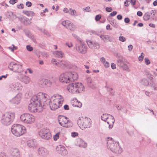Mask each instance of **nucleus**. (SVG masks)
<instances>
[{
	"mask_svg": "<svg viewBox=\"0 0 157 157\" xmlns=\"http://www.w3.org/2000/svg\"><path fill=\"white\" fill-rule=\"evenodd\" d=\"M128 50L131 51L133 49V47L132 45L130 44L128 46Z\"/></svg>",
	"mask_w": 157,
	"mask_h": 157,
	"instance_id": "obj_56",
	"label": "nucleus"
},
{
	"mask_svg": "<svg viewBox=\"0 0 157 157\" xmlns=\"http://www.w3.org/2000/svg\"><path fill=\"white\" fill-rule=\"evenodd\" d=\"M111 66L112 68L113 69H114L116 68V64L114 63H111Z\"/></svg>",
	"mask_w": 157,
	"mask_h": 157,
	"instance_id": "obj_55",
	"label": "nucleus"
},
{
	"mask_svg": "<svg viewBox=\"0 0 157 157\" xmlns=\"http://www.w3.org/2000/svg\"><path fill=\"white\" fill-rule=\"evenodd\" d=\"M152 14L151 12H147L145 14L143 17V19L145 21L148 20L150 15Z\"/></svg>",
	"mask_w": 157,
	"mask_h": 157,
	"instance_id": "obj_35",
	"label": "nucleus"
},
{
	"mask_svg": "<svg viewBox=\"0 0 157 157\" xmlns=\"http://www.w3.org/2000/svg\"><path fill=\"white\" fill-rule=\"evenodd\" d=\"M23 13L28 16H33L34 15V13L31 11H24Z\"/></svg>",
	"mask_w": 157,
	"mask_h": 157,
	"instance_id": "obj_34",
	"label": "nucleus"
},
{
	"mask_svg": "<svg viewBox=\"0 0 157 157\" xmlns=\"http://www.w3.org/2000/svg\"><path fill=\"white\" fill-rule=\"evenodd\" d=\"M72 35L74 37L77 38V40L80 42V44L78 45L77 44L76 46V49L78 52L82 54H85L87 52V47L84 43L81 41V40L79 37H78L75 34H72Z\"/></svg>",
	"mask_w": 157,
	"mask_h": 157,
	"instance_id": "obj_10",
	"label": "nucleus"
},
{
	"mask_svg": "<svg viewBox=\"0 0 157 157\" xmlns=\"http://www.w3.org/2000/svg\"><path fill=\"white\" fill-rule=\"evenodd\" d=\"M144 61L146 64L148 65L151 63V62L147 58H144Z\"/></svg>",
	"mask_w": 157,
	"mask_h": 157,
	"instance_id": "obj_46",
	"label": "nucleus"
},
{
	"mask_svg": "<svg viewBox=\"0 0 157 157\" xmlns=\"http://www.w3.org/2000/svg\"><path fill=\"white\" fill-rule=\"evenodd\" d=\"M27 144L29 147L33 148H36L38 146L36 140L35 139H32L28 140L27 141Z\"/></svg>",
	"mask_w": 157,
	"mask_h": 157,
	"instance_id": "obj_23",
	"label": "nucleus"
},
{
	"mask_svg": "<svg viewBox=\"0 0 157 157\" xmlns=\"http://www.w3.org/2000/svg\"><path fill=\"white\" fill-rule=\"evenodd\" d=\"M15 113L12 112L4 113L1 118L0 122L4 126L10 125L13 121L15 117Z\"/></svg>",
	"mask_w": 157,
	"mask_h": 157,
	"instance_id": "obj_6",
	"label": "nucleus"
},
{
	"mask_svg": "<svg viewBox=\"0 0 157 157\" xmlns=\"http://www.w3.org/2000/svg\"><path fill=\"white\" fill-rule=\"evenodd\" d=\"M0 157H7L5 154L4 153H0Z\"/></svg>",
	"mask_w": 157,
	"mask_h": 157,
	"instance_id": "obj_64",
	"label": "nucleus"
},
{
	"mask_svg": "<svg viewBox=\"0 0 157 157\" xmlns=\"http://www.w3.org/2000/svg\"><path fill=\"white\" fill-rule=\"evenodd\" d=\"M19 20L22 24L26 26L29 25L31 23V21L28 18L23 16L19 18Z\"/></svg>",
	"mask_w": 157,
	"mask_h": 157,
	"instance_id": "obj_19",
	"label": "nucleus"
},
{
	"mask_svg": "<svg viewBox=\"0 0 157 157\" xmlns=\"http://www.w3.org/2000/svg\"><path fill=\"white\" fill-rule=\"evenodd\" d=\"M105 10L108 12H110L112 11V9L111 7H107L105 8Z\"/></svg>",
	"mask_w": 157,
	"mask_h": 157,
	"instance_id": "obj_50",
	"label": "nucleus"
},
{
	"mask_svg": "<svg viewBox=\"0 0 157 157\" xmlns=\"http://www.w3.org/2000/svg\"><path fill=\"white\" fill-rule=\"evenodd\" d=\"M53 54L54 56L59 58L61 59L64 56V54L62 51H56L53 52Z\"/></svg>",
	"mask_w": 157,
	"mask_h": 157,
	"instance_id": "obj_26",
	"label": "nucleus"
},
{
	"mask_svg": "<svg viewBox=\"0 0 157 157\" xmlns=\"http://www.w3.org/2000/svg\"><path fill=\"white\" fill-rule=\"evenodd\" d=\"M21 98V94H18L15 97L10 100V103L12 104H18L20 101Z\"/></svg>",
	"mask_w": 157,
	"mask_h": 157,
	"instance_id": "obj_21",
	"label": "nucleus"
},
{
	"mask_svg": "<svg viewBox=\"0 0 157 157\" xmlns=\"http://www.w3.org/2000/svg\"><path fill=\"white\" fill-rule=\"evenodd\" d=\"M101 119L103 121H106L109 119H111V122L109 121H107V124L109 125V128L110 129L112 128L113 126V124L115 122V119L114 117L110 114H103L101 116Z\"/></svg>",
	"mask_w": 157,
	"mask_h": 157,
	"instance_id": "obj_13",
	"label": "nucleus"
},
{
	"mask_svg": "<svg viewBox=\"0 0 157 157\" xmlns=\"http://www.w3.org/2000/svg\"><path fill=\"white\" fill-rule=\"evenodd\" d=\"M100 61L103 64L105 62V59L104 57H102L100 59Z\"/></svg>",
	"mask_w": 157,
	"mask_h": 157,
	"instance_id": "obj_62",
	"label": "nucleus"
},
{
	"mask_svg": "<svg viewBox=\"0 0 157 157\" xmlns=\"http://www.w3.org/2000/svg\"><path fill=\"white\" fill-rule=\"evenodd\" d=\"M89 47L91 49H98L100 48V45L96 41H92L89 40L86 41Z\"/></svg>",
	"mask_w": 157,
	"mask_h": 157,
	"instance_id": "obj_18",
	"label": "nucleus"
},
{
	"mask_svg": "<svg viewBox=\"0 0 157 157\" xmlns=\"http://www.w3.org/2000/svg\"><path fill=\"white\" fill-rule=\"evenodd\" d=\"M59 133H57L54 136L53 138L55 140H56L59 138Z\"/></svg>",
	"mask_w": 157,
	"mask_h": 157,
	"instance_id": "obj_45",
	"label": "nucleus"
},
{
	"mask_svg": "<svg viewBox=\"0 0 157 157\" xmlns=\"http://www.w3.org/2000/svg\"><path fill=\"white\" fill-rule=\"evenodd\" d=\"M110 23L114 27H117V24L116 22V21L114 20H112L110 21Z\"/></svg>",
	"mask_w": 157,
	"mask_h": 157,
	"instance_id": "obj_39",
	"label": "nucleus"
},
{
	"mask_svg": "<svg viewBox=\"0 0 157 157\" xmlns=\"http://www.w3.org/2000/svg\"><path fill=\"white\" fill-rule=\"evenodd\" d=\"M22 65L21 64L15 63L13 62L10 63L9 65V68L13 71L21 73L23 71Z\"/></svg>",
	"mask_w": 157,
	"mask_h": 157,
	"instance_id": "obj_15",
	"label": "nucleus"
},
{
	"mask_svg": "<svg viewBox=\"0 0 157 157\" xmlns=\"http://www.w3.org/2000/svg\"><path fill=\"white\" fill-rule=\"evenodd\" d=\"M144 56V54L142 52L141 53L140 56H139L138 58V59L139 61H142L143 59V58Z\"/></svg>",
	"mask_w": 157,
	"mask_h": 157,
	"instance_id": "obj_42",
	"label": "nucleus"
},
{
	"mask_svg": "<svg viewBox=\"0 0 157 157\" xmlns=\"http://www.w3.org/2000/svg\"><path fill=\"white\" fill-rule=\"evenodd\" d=\"M39 84L41 87L44 88L50 86L51 82L49 80L44 78L39 81Z\"/></svg>",
	"mask_w": 157,
	"mask_h": 157,
	"instance_id": "obj_20",
	"label": "nucleus"
},
{
	"mask_svg": "<svg viewBox=\"0 0 157 157\" xmlns=\"http://www.w3.org/2000/svg\"><path fill=\"white\" fill-rule=\"evenodd\" d=\"M100 38L102 40L105 42H106L107 40H109V37L108 35H101L100 36Z\"/></svg>",
	"mask_w": 157,
	"mask_h": 157,
	"instance_id": "obj_33",
	"label": "nucleus"
},
{
	"mask_svg": "<svg viewBox=\"0 0 157 157\" xmlns=\"http://www.w3.org/2000/svg\"><path fill=\"white\" fill-rule=\"evenodd\" d=\"M140 83L144 86H148L149 84L148 80L145 78L141 79L140 81Z\"/></svg>",
	"mask_w": 157,
	"mask_h": 157,
	"instance_id": "obj_32",
	"label": "nucleus"
},
{
	"mask_svg": "<svg viewBox=\"0 0 157 157\" xmlns=\"http://www.w3.org/2000/svg\"><path fill=\"white\" fill-rule=\"evenodd\" d=\"M58 121L59 124L62 126L65 127H69L72 126V123L68 120L67 117L63 116H59Z\"/></svg>",
	"mask_w": 157,
	"mask_h": 157,
	"instance_id": "obj_12",
	"label": "nucleus"
},
{
	"mask_svg": "<svg viewBox=\"0 0 157 157\" xmlns=\"http://www.w3.org/2000/svg\"><path fill=\"white\" fill-rule=\"evenodd\" d=\"M17 2V0H10L9 1L10 3L13 5Z\"/></svg>",
	"mask_w": 157,
	"mask_h": 157,
	"instance_id": "obj_52",
	"label": "nucleus"
},
{
	"mask_svg": "<svg viewBox=\"0 0 157 157\" xmlns=\"http://www.w3.org/2000/svg\"><path fill=\"white\" fill-rule=\"evenodd\" d=\"M32 4L31 2L28 1L26 3V5L28 7H30L31 6Z\"/></svg>",
	"mask_w": 157,
	"mask_h": 157,
	"instance_id": "obj_53",
	"label": "nucleus"
},
{
	"mask_svg": "<svg viewBox=\"0 0 157 157\" xmlns=\"http://www.w3.org/2000/svg\"><path fill=\"white\" fill-rule=\"evenodd\" d=\"M119 40L121 41L124 42L126 41V39L125 38L124 36H120L119 37Z\"/></svg>",
	"mask_w": 157,
	"mask_h": 157,
	"instance_id": "obj_43",
	"label": "nucleus"
},
{
	"mask_svg": "<svg viewBox=\"0 0 157 157\" xmlns=\"http://www.w3.org/2000/svg\"><path fill=\"white\" fill-rule=\"evenodd\" d=\"M51 62L53 64L58 67L59 66V62H58L55 59H52Z\"/></svg>",
	"mask_w": 157,
	"mask_h": 157,
	"instance_id": "obj_37",
	"label": "nucleus"
},
{
	"mask_svg": "<svg viewBox=\"0 0 157 157\" xmlns=\"http://www.w3.org/2000/svg\"><path fill=\"white\" fill-rule=\"evenodd\" d=\"M21 80L24 83L28 84L30 82V79L29 77L26 76H24L22 77L21 78Z\"/></svg>",
	"mask_w": 157,
	"mask_h": 157,
	"instance_id": "obj_31",
	"label": "nucleus"
},
{
	"mask_svg": "<svg viewBox=\"0 0 157 157\" xmlns=\"http://www.w3.org/2000/svg\"><path fill=\"white\" fill-rule=\"evenodd\" d=\"M117 108L118 110H122L124 108V107H122L120 105H118L117 106Z\"/></svg>",
	"mask_w": 157,
	"mask_h": 157,
	"instance_id": "obj_63",
	"label": "nucleus"
},
{
	"mask_svg": "<svg viewBox=\"0 0 157 157\" xmlns=\"http://www.w3.org/2000/svg\"><path fill=\"white\" fill-rule=\"evenodd\" d=\"M38 154L41 156H45L47 154V151L46 149L43 147H40L38 150Z\"/></svg>",
	"mask_w": 157,
	"mask_h": 157,
	"instance_id": "obj_27",
	"label": "nucleus"
},
{
	"mask_svg": "<svg viewBox=\"0 0 157 157\" xmlns=\"http://www.w3.org/2000/svg\"><path fill=\"white\" fill-rule=\"evenodd\" d=\"M21 87V84L18 82L13 83L10 86L12 90L15 92L20 89Z\"/></svg>",
	"mask_w": 157,
	"mask_h": 157,
	"instance_id": "obj_25",
	"label": "nucleus"
},
{
	"mask_svg": "<svg viewBox=\"0 0 157 157\" xmlns=\"http://www.w3.org/2000/svg\"><path fill=\"white\" fill-rule=\"evenodd\" d=\"M136 1L135 0H131L130 1V3L132 6H134L136 4Z\"/></svg>",
	"mask_w": 157,
	"mask_h": 157,
	"instance_id": "obj_61",
	"label": "nucleus"
},
{
	"mask_svg": "<svg viewBox=\"0 0 157 157\" xmlns=\"http://www.w3.org/2000/svg\"><path fill=\"white\" fill-rule=\"evenodd\" d=\"M8 75L7 74H6V75H2L0 77V80H1L2 79V78H6V77H7V76Z\"/></svg>",
	"mask_w": 157,
	"mask_h": 157,
	"instance_id": "obj_60",
	"label": "nucleus"
},
{
	"mask_svg": "<svg viewBox=\"0 0 157 157\" xmlns=\"http://www.w3.org/2000/svg\"><path fill=\"white\" fill-rule=\"evenodd\" d=\"M11 154L12 157H20V151L17 148H12L11 151Z\"/></svg>",
	"mask_w": 157,
	"mask_h": 157,
	"instance_id": "obj_24",
	"label": "nucleus"
},
{
	"mask_svg": "<svg viewBox=\"0 0 157 157\" xmlns=\"http://www.w3.org/2000/svg\"><path fill=\"white\" fill-rule=\"evenodd\" d=\"M47 96L46 94L41 92L33 96L28 106L29 110L31 112H39L38 108L40 107L42 109L44 106L47 99Z\"/></svg>",
	"mask_w": 157,
	"mask_h": 157,
	"instance_id": "obj_1",
	"label": "nucleus"
},
{
	"mask_svg": "<svg viewBox=\"0 0 157 157\" xmlns=\"http://www.w3.org/2000/svg\"><path fill=\"white\" fill-rule=\"evenodd\" d=\"M107 147L109 150L117 154H120L123 152V149L120 147L119 142L114 141L111 138H108Z\"/></svg>",
	"mask_w": 157,
	"mask_h": 157,
	"instance_id": "obj_2",
	"label": "nucleus"
},
{
	"mask_svg": "<svg viewBox=\"0 0 157 157\" xmlns=\"http://www.w3.org/2000/svg\"><path fill=\"white\" fill-rule=\"evenodd\" d=\"M11 131L14 135L19 136L26 132V128L22 125L14 124L12 126Z\"/></svg>",
	"mask_w": 157,
	"mask_h": 157,
	"instance_id": "obj_7",
	"label": "nucleus"
},
{
	"mask_svg": "<svg viewBox=\"0 0 157 157\" xmlns=\"http://www.w3.org/2000/svg\"><path fill=\"white\" fill-rule=\"evenodd\" d=\"M87 84L88 86L92 89H94L96 87V84L95 81L91 78H87Z\"/></svg>",
	"mask_w": 157,
	"mask_h": 157,
	"instance_id": "obj_22",
	"label": "nucleus"
},
{
	"mask_svg": "<svg viewBox=\"0 0 157 157\" xmlns=\"http://www.w3.org/2000/svg\"><path fill=\"white\" fill-rule=\"evenodd\" d=\"M40 30L41 32H43L44 34L46 35L47 36H50V34L46 30H45L44 29H41Z\"/></svg>",
	"mask_w": 157,
	"mask_h": 157,
	"instance_id": "obj_41",
	"label": "nucleus"
},
{
	"mask_svg": "<svg viewBox=\"0 0 157 157\" xmlns=\"http://www.w3.org/2000/svg\"><path fill=\"white\" fill-rule=\"evenodd\" d=\"M63 107H64V109L65 110H68L69 109V108L68 105L66 104Z\"/></svg>",
	"mask_w": 157,
	"mask_h": 157,
	"instance_id": "obj_59",
	"label": "nucleus"
},
{
	"mask_svg": "<svg viewBox=\"0 0 157 157\" xmlns=\"http://www.w3.org/2000/svg\"><path fill=\"white\" fill-rule=\"evenodd\" d=\"M63 101L62 97L59 95L52 96L50 99L49 106L51 109L55 110L62 106Z\"/></svg>",
	"mask_w": 157,
	"mask_h": 157,
	"instance_id": "obj_3",
	"label": "nucleus"
},
{
	"mask_svg": "<svg viewBox=\"0 0 157 157\" xmlns=\"http://www.w3.org/2000/svg\"><path fill=\"white\" fill-rule=\"evenodd\" d=\"M63 11L65 13H69V12L70 11L69 9L68 10L67 8H64L63 10Z\"/></svg>",
	"mask_w": 157,
	"mask_h": 157,
	"instance_id": "obj_58",
	"label": "nucleus"
},
{
	"mask_svg": "<svg viewBox=\"0 0 157 157\" xmlns=\"http://www.w3.org/2000/svg\"><path fill=\"white\" fill-rule=\"evenodd\" d=\"M59 154L65 156L67 154V151L65 147L61 145L58 146L56 148Z\"/></svg>",
	"mask_w": 157,
	"mask_h": 157,
	"instance_id": "obj_17",
	"label": "nucleus"
},
{
	"mask_svg": "<svg viewBox=\"0 0 157 157\" xmlns=\"http://www.w3.org/2000/svg\"><path fill=\"white\" fill-rule=\"evenodd\" d=\"M78 134L77 132H73L71 133V136L73 137H75L76 136H78Z\"/></svg>",
	"mask_w": 157,
	"mask_h": 157,
	"instance_id": "obj_54",
	"label": "nucleus"
},
{
	"mask_svg": "<svg viewBox=\"0 0 157 157\" xmlns=\"http://www.w3.org/2000/svg\"><path fill=\"white\" fill-rule=\"evenodd\" d=\"M148 78L149 79L150 82L156 81V80L153 78V76L151 75H150V76H149Z\"/></svg>",
	"mask_w": 157,
	"mask_h": 157,
	"instance_id": "obj_48",
	"label": "nucleus"
},
{
	"mask_svg": "<svg viewBox=\"0 0 157 157\" xmlns=\"http://www.w3.org/2000/svg\"><path fill=\"white\" fill-rule=\"evenodd\" d=\"M77 124L78 125L82 126L84 128H90L91 125V119L86 117H79Z\"/></svg>",
	"mask_w": 157,
	"mask_h": 157,
	"instance_id": "obj_8",
	"label": "nucleus"
},
{
	"mask_svg": "<svg viewBox=\"0 0 157 157\" xmlns=\"http://www.w3.org/2000/svg\"><path fill=\"white\" fill-rule=\"evenodd\" d=\"M26 35L29 38H30L31 40L34 41V36L32 35L31 33L29 31H28L25 33Z\"/></svg>",
	"mask_w": 157,
	"mask_h": 157,
	"instance_id": "obj_36",
	"label": "nucleus"
},
{
	"mask_svg": "<svg viewBox=\"0 0 157 157\" xmlns=\"http://www.w3.org/2000/svg\"><path fill=\"white\" fill-rule=\"evenodd\" d=\"M20 118L22 122L28 124H31L35 121L34 117L32 115L28 113L22 114Z\"/></svg>",
	"mask_w": 157,
	"mask_h": 157,
	"instance_id": "obj_11",
	"label": "nucleus"
},
{
	"mask_svg": "<svg viewBox=\"0 0 157 157\" xmlns=\"http://www.w3.org/2000/svg\"><path fill=\"white\" fill-rule=\"evenodd\" d=\"M78 144L80 147L86 148L87 146V144L82 140L79 139L78 140Z\"/></svg>",
	"mask_w": 157,
	"mask_h": 157,
	"instance_id": "obj_29",
	"label": "nucleus"
},
{
	"mask_svg": "<svg viewBox=\"0 0 157 157\" xmlns=\"http://www.w3.org/2000/svg\"><path fill=\"white\" fill-rule=\"evenodd\" d=\"M124 21L126 23H128L130 22V19L128 17L125 18L124 19Z\"/></svg>",
	"mask_w": 157,
	"mask_h": 157,
	"instance_id": "obj_57",
	"label": "nucleus"
},
{
	"mask_svg": "<svg viewBox=\"0 0 157 157\" xmlns=\"http://www.w3.org/2000/svg\"><path fill=\"white\" fill-rule=\"evenodd\" d=\"M117 14V12L116 11H113L109 14V16L113 17L116 15Z\"/></svg>",
	"mask_w": 157,
	"mask_h": 157,
	"instance_id": "obj_49",
	"label": "nucleus"
},
{
	"mask_svg": "<svg viewBox=\"0 0 157 157\" xmlns=\"http://www.w3.org/2000/svg\"><path fill=\"white\" fill-rule=\"evenodd\" d=\"M101 16L100 15H97L95 17V20L96 21H98L101 18Z\"/></svg>",
	"mask_w": 157,
	"mask_h": 157,
	"instance_id": "obj_47",
	"label": "nucleus"
},
{
	"mask_svg": "<svg viewBox=\"0 0 157 157\" xmlns=\"http://www.w3.org/2000/svg\"><path fill=\"white\" fill-rule=\"evenodd\" d=\"M61 23L63 26L71 31H73L75 29V26L69 21H64Z\"/></svg>",
	"mask_w": 157,
	"mask_h": 157,
	"instance_id": "obj_16",
	"label": "nucleus"
},
{
	"mask_svg": "<svg viewBox=\"0 0 157 157\" xmlns=\"http://www.w3.org/2000/svg\"><path fill=\"white\" fill-rule=\"evenodd\" d=\"M149 85L153 90H157V83L156 81L150 82Z\"/></svg>",
	"mask_w": 157,
	"mask_h": 157,
	"instance_id": "obj_30",
	"label": "nucleus"
},
{
	"mask_svg": "<svg viewBox=\"0 0 157 157\" xmlns=\"http://www.w3.org/2000/svg\"><path fill=\"white\" fill-rule=\"evenodd\" d=\"M27 50L31 52L33 50V48L30 45H27L26 46Z\"/></svg>",
	"mask_w": 157,
	"mask_h": 157,
	"instance_id": "obj_44",
	"label": "nucleus"
},
{
	"mask_svg": "<svg viewBox=\"0 0 157 157\" xmlns=\"http://www.w3.org/2000/svg\"><path fill=\"white\" fill-rule=\"evenodd\" d=\"M39 135L42 138L48 140L51 137L49 129L47 128L41 129L38 132Z\"/></svg>",
	"mask_w": 157,
	"mask_h": 157,
	"instance_id": "obj_14",
	"label": "nucleus"
},
{
	"mask_svg": "<svg viewBox=\"0 0 157 157\" xmlns=\"http://www.w3.org/2000/svg\"><path fill=\"white\" fill-rule=\"evenodd\" d=\"M70 11L69 12V14L72 16H77L75 14V13H76V11L75 10H72L71 8L69 9Z\"/></svg>",
	"mask_w": 157,
	"mask_h": 157,
	"instance_id": "obj_38",
	"label": "nucleus"
},
{
	"mask_svg": "<svg viewBox=\"0 0 157 157\" xmlns=\"http://www.w3.org/2000/svg\"><path fill=\"white\" fill-rule=\"evenodd\" d=\"M116 57L117 59L116 63L117 65L122 67L124 70L129 72L130 70L125 64L124 58L119 53L117 54Z\"/></svg>",
	"mask_w": 157,
	"mask_h": 157,
	"instance_id": "obj_9",
	"label": "nucleus"
},
{
	"mask_svg": "<svg viewBox=\"0 0 157 157\" xmlns=\"http://www.w3.org/2000/svg\"><path fill=\"white\" fill-rule=\"evenodd\" d=\"M78 78V75L75 72H67L63 73L60 75L59 80L61 82L68 83L76 80Z\"/></svg>",
	"mask_w": 157,
	"mask_h": 157,
	"instance_id": "obj_4",
	"label": "nucleus"
},
{
	"mask_svg": "<svg viewBox=\"0 0 157 157\" xmlns=\"http://www.w3.org/2000/svg\"><path fill=\"white\" fill-rule=\"evenodd\" d=\"M69 92L72 94L82 93L84 92L85 88L81 83L73 82L70 84L67 87Z\"/></svg>",
	"mask_w": 157,
	"mask_h": 157,
	"instance_id": "obj_5",
	"label": "nucleus"
},
{
	"mask_svg": "<svg viewBox=\"0 0 157 157\" xmlns=\"http://www.w3.org/2000/svg\"><path fill=\"white\" fill-rule=\"evenodd\" d=\"M103 64L105 68L108 67L109 66V63L107 61H105V62L103 63Z\"/></svg>",
	"mask_w": 157,
	"mask_h": 157,
	"instance_id": "obj_51",
	"label": "nucleus"
},
{
	"mask_svg": "<svg viewBox=\"0 0 157 157\" xmlns=\"http://www.w3.org/2000/svg\"><path fill=\"white\" fill-rule=\"evenodd\" d=\"M59 67L62 68H64L65 67H68L69 66V63L68 62L65 61H62L59 63Z\"/></svg>",
	"mask_w": 157,
	"mask_h": 157,
	"instance_id": "obj_28",
	"label": "nucleus"
},
{
	"mask_svg": "<svg viewBox=\"0 0 157 157\" xmlns=\"http://www.w3.org/2000/svg\"><path fill=\"white\" fill-rule=\"evenodd\" d=\"M12 46H13V47H8V48L11 50V51L12 52H13L14 50H16L17 48V47L15 46L13 44H12Z\"/></svg>",
	"mask_w": 157,
	"mask_h": 157,
	"instance_id": "obj_40",
	"label": "nucleus"
}]
</instances>
